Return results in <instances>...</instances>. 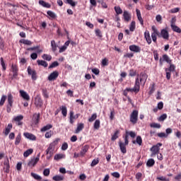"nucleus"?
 Segmentation results:
<instances>
[{
  "instance_id": "obj_22",
  "label": "nucleus",
  "mask_w": 181,
  "mask_h": 181,
  "mask_svg": "<svg viewBox=\"0 0 181 181\" xmlns=\"http://www.w3.org/2000/svg\"><path fill=\"white\" fill-rule=\"evenodd\" d=\"M136 12L138 21H139L141 26H144V19L142 18V16L141 15V11L136 9Z\"/></svg>"
},
{
  "instance_id": "obj_14",
  "label": "nucleus",
  "mask_w": 181,
  "mask_h": 181,
  "mask_svg": "<svg viewBox=\"0 0 181 181\" xmlns=\"http://www.w3.org/2000/svg\"><path fill=\"white\" fill-rule=\"evenodd\" d=\"M160 36L162 38L165 39V40H169V32L167 29H163L160 31Z\"/></svg>"
},
{
  "instance_id": "obj_42",
  "label": "nucleus",
  "mask_w": 181,
  "mask_h": 181,
  "mask_svg": "<svg viewBox=\"0 0 181 181\" xmlns=\"http://www.w3.org/2000/svg\"><path fill=\"white\" fill-rule=\"evenodd\" d=\"M114 9H115V11L116 12V15H122V8H121V7H119V6H115Z\"/></svg>"
},
{
  "instance_id": "obj_34",
  "label": "nucleus",
  "mask_w": 181,
  "mask_h": 181,
  "mask_svg": "<svg viewBox=\"0 0 181 181\" xmlns=\"http://www.w3.org/2000/svg\"><path fill=\"white\" fill-rule=\"evenodd\" d=\"M60 110L63 117H67V107L62 105L60 107Z\"/></svg>"
},
{
  "instance_id": "obj_63",
  "label": "nucleus",
  "mask_w": 181,
  "mask_h": 181,
  "mask_svg": "<svg viewBox=\"0 0 181 181\" xmlns=\"http://www.w3.org/2000/svg\"><path fill=\"white\" fill-rule=\"evenodd\" d=\"M150 127H151V128H158V129H159V128H160V124L153 123V124H151L150 125Z\"/></svg>"
},
{
  "instance_id": "obj_12",
  "label": "nucleus",
  "mask_w": 181,
  "mask_h": 181,
  "mask_svg": "<svg viewBox=\"0 0 181 181\" xmlns=\"http://www.w3.org/2000/svg\"><path fill=\"white\" fill-rule=\"evenodd\" d=\"M59 77V71H54L48 76L49 81H54Z\"/></svg>"
},
{
  "instance_id": "obj_2",
  "label": "nucleus",
  "mask_w": 181,
  "mask_h": 181,
  "mask_svg": "<svg viewBox=\"0 0 181 181\" xmlns=\"http://www.w3.org/2000/svg\"><path fill=\"white\" fill-rule=\"evenodd\" d=\"M59 141H60V139H56L54 141L49 144V147L45 151L46 155H49L47 156V159H50V158L53 156L56 145H58Z\"/></svg>"
},
{
  "instance_id": "obj_44",
  "label": "nucleus",
  "mask_w": 181,
  "mask_h": 181,
  "mask_svg": "<svg viewBox=\"0 0 181 181\" xmlns=\"http://www.w3.org/2000/svg\"><path fill=\"white\" fill-rule=\"evenodd\" d=\"M98 163H100V159L98 158L93 159L92 160V163H90V166L91 168H94V166H96V165H98Z\"/></svg>"
},
{
  "instance_id": "obj_10",
  "label": "nucleus",
  "mask_w": 181,
  "mask_h": 181,
  "mask_svg": "<svg viewBox=\"0 0 181 181\" xmlns=\"http://www.w3.org/2000/svg\"><path fill=\"white\" fill-rule=\"evenodd\" d=\"M11 70L13 74V77L12 78H16L18 77V73L19 71V68L18 67V66L16 64H12L11 65Z\"/></svg>"
},
{
  "instance_id": "obj_60",
  "label": "nucleus",
  "mask_w": 181,
  "mask_h": 181,
  "mask_svg": "<svg viewBox=\"0 0 181 181\" xmlns=\"http://www.w3.org/2000/svg\"><path fill=\"white\" fill-rule=\"evenodd\" d=\"M166 118H168V115L166 114H163L158 119V121L162 122V121H165V119H166Z\"/></svg>"
},
{
  "instance_id": "obj_45",
  "label": "nucleus",
  "mask_w": 181,
  "mask_h": 181,
  "mask_svg": "<svg viewBox=\"0 0 181 181\" xmlns=\"http://www.w3.org/2000/svg\"><path fill=\"white\" fill-rule=\"evenodd\" d=\"M47 15L49 16L50 18H52V19H56V18H57V16H56V13H54L53 11H48L47 12Z\"/></svg>"
},
{
  "instance_id": "obj_24",
  "label": "nucleus",
  "mask_w": 181,
  "mask_h": 181,
  "mask_svg": "<svg viewBox=\"0 0 181 181\" xmlns=\"http://www.w3.org/2000/svg\"><path fill=\"white\" fill-rule=\"evenodd\" d=\"M128 136H131V138H135L136 136V134L134 132H128L126 131V135L124 136V139H128Z\"/></svg>"
},
{
  "instance_id": "obj_57",
  "label": "nucleus",
  "mask_w": 181,
  "mask_h": 181,
  "mask_svg": "<svg viewBox=\"0 0 181 181\" xmlns=\"http://www.w3.org/2000/svg\"><path fill=\"white\" fill-rule=\"evenodd\" d=\"M57 66H59V62L57 61H55L49 66L48 69H54V67H57Z\"/></svg>"
},
{
  "instance_id": "obj_4",
  "label": "nucleus",
  "mask_w": 181,
  "mask_h": 181,
  "mask_svg": "<svg viewBox=\"0 0 181 181\" xmlns=\"http://www.w3.org/2000/svg\"><path fill=\"white\" fill-rule=\"evenodd\" d=\"M7 100L8 105L6 106V111L7 112H11L12 110V105H13V95H12L11 93H8Z\"/></svg>"
},
{
  "instance_id": "obj_8",
  "label": "nucleus",
  "mask_w": 181,
  "mask_h": 181,
  "mask_svg": "<svg viewBox=\"0 0 181 181\" xmlns=\"http://www.w3.org/2000/svg\"><path fill=\"white\" fill-rule=\"evenodd\" d=\"M27 71L28 73V75L31 76L32 80H37V73H36V71L35 69H32V67L28 66Z\"/></svg>"
},
{
  "instance_id": "obj_56",
  "label": "nucleus",
  "mask_w": 181,
  "mask_h": 181,
  "mask_svg": "<svg viewBox=\"0 0 181 181\" xmlns=\"http://www.w3.org/2000/svg\"><path fill=\"white\" fill-rule=\"evenodd\" d=\"M42 95L45 98H49V93H47V89L43 88L42 90Z\"/></svg>"
},
{
  "instance_id": "obj_33",
  "label": "nucleus",
  "mask_w": 181,
  "mask_h": 181,
  "mask_svg": "<svg viewBox=\"0 0 181 181\" xmlns=\"http://www.w3.org/2000/svg\"><path fill=\"white\" fill-rule=\"evenodd\" d=\"M171 26V29L172 30H173V32H176V33H181V29L180 28H179L178 26H177L176 25H170Z\"/></svg>"
},
{
  "instance_id": "obj_7",
  "label": "nucleus",
  "mask_w": 181,
  "mask_h": 181,
  "mask_svg": "<svg viewBox=\"0 0 181 181\" xmlns=\"http://www.w3.org/2000/svg\"><path fill=\"white\" fill-rule=\"evenodd\" d=\"M40 158V156L37 155L36 158H31L28 163V166H29V168H35L37 164V162H39Z\"/></svg>"
},
{
  "instance_id": "obj_18",
  "label": "nucleus",
  "mask_w": 181,
  "mask_h": 181,
  "mask_svg": "<svg viewBox=\"0 0 181 181\" xmlns=\"http://www.w3.org/2000/svg\"><path fill=\"white\" fill-rule=\"evenodd\" d=\"M40 119V113H35L33 116V122H34L35 125H37V124H39Z\"/></svg>"
},
{
  "instance_id": "obj_61",
  "label": "nucleus",
  "mask_w": 181,
  "mask_h": 181,
  "mask_svg": "<svg viewBox=\"0 0 181 181\" xmlns=\"http://www.w3.org/2000/svg\"><path fill=\"white\" fill-rule=\"evenodd\" d=\"M165 71L166 73V78H167V80H169L170 78V76H171V74H170L171 72L168 69H165Z\"/></svg>"
},
{
  "instance_id": "obj_32",
  "label": "nucleus",
  "mask_w": 181,
  "mask_h": 181,
  "mask_svg": "<svg viewBox=\"0 0 181 181\" xmlns=\"http://www.w3.org/2000/svg\"><path fill=\"white\" fill-rule=\"evenodd\" d=\"M39 4L40 5H41L42 6H43L44 8H51L52 7V5H50V4L49 3H46L45 1L43 0H40L39 1Z\"/></svg>"
},
{
  "instance_id": "obj_25",
  "label": "nucleus",
  "mask_w": 181,
  "mask_h": 181,
  "mask_svg": "<svg viewBox=\"0 0 181 181\" xmlns=\"http://www.w3.org/2000/svg\"><path fill=\"white\" fill-rule=\"evenodd\" d=\"M132 144H137L139 146H142V137L141 136H137L136 139L132 141Z\"/></svg>"
},
{
  "instance_id": "obj_20",
  "label": "nucleus",
  "mask_w": 181,
  "mask_h": 181,
  "mask_svg": "<svg viewBox=\"0 0 181 181\" xmlns=\"http://www.w3.org/2000/svg\"><path fill=\"white\" fill-rule=\"evenodd\" d=\"M119 146L122 153H127V144H124L122 141H119Z\"/></svg>"
},
{
  "instance_id": "obj_38",
  "label": "nucleus",
  "mask_w": 181,
  "mask_h": 181,
  "mask_svg": "<svg viewBox=\"0 0 181 181\" xmlns=\"http://www.w3.org/2000/svg\"><path fill=\"white\" fill-rule=\"evenodd\" d=\"M43 60H47V62H50L52 60V55L47 54H43L42 55Z\"/></svg>"
},
{
  "instance_id": "obj_15",
  "label": "nucleus",
  "mask_w": 181,
  "mask_h": 181,
  "mask_svg": "<svg viewBox=\"0 0 181 181\" xmlns=\"http://www.w3.org/2000/svg\"><path fill=\"white\" fill-rule=\"evenodd\" d=\"M131 52H134V53H141V47L136 45H130L129 47Z\"/></svg>"
},
{
  "instance_id": "obj_11",
  "label": "nucleus",
  "mask_w": 181,
  "mask_h": 181,
  "mask_svg": "<svg viewBox=\"0 0 181 181\" xmlns=\"http://www.w3.org/2000/svg\"><path fill=\"white\" fill-rule=\"evenodd\" d=\"M163 62H166V63H168V64H172V59H170V58H169V56H168V54L163 55V60H162V58L160 59V66H162V64H163Z\"/></svg>"
},
{
  "instance_id": "obj_54",
  "label": "nucleus",
  "mask_w": 181,
  "mask_h": 181,
  "mask_svg": "<svg viewBox=\"0 0 181 181\" xmlns=\"http://www.w3.org/2000/svg\"><path fill=\"white\" fill-rule=\"evenodd\" d=\"M156 135H157L158 138H168V134L165 132L157 133Z\"/></svg>"
},
{
  "instance_id": "obj_29",
  "label": "nucleus",
  "mask_w": 181,
  "mask_h": 181,
  "mask_svg": "<svg viewBox=\"0 0 181 181\" xmlns=\"http://www.w3.org/2000/svg\"><path fill=\"white\" fill-rule=\"evenodd\" d=\"M19 43H23V45H26L27 46H32L33 42L29 40L21 39L19 40Z\"/></svg>"
},
{
  "instance_id": "obj_6",
  "label": "nucleus",
  "mask_w": 181,
  "mask_h": 181,
  "mask_svg": "<svg viewBox=\"0 0 181 181\" xmlns=\"http://www.w3.org/2000/svg\"><path fill=\"white\" fill-rule=\"evenodd\" d=\"M151 29L153 30V33H151L153 42H154V43H156L157 36L160 37V35H159V31H158V29H156V27L155 25H153L151 27Z\"/></svg>"
},
{
  "instance_id": "obj_36",
  "label": "nucleus",
  "mask_w": 181,
  "mask_h": 181,
  "mask_svg": "<svg viewBox=\"0 0 181 181\" xmlns=\"http://www.w3.org/2000/svg\"><path fill=\"white\" fill-rule=\"evenodd\" d=\"M119 132V130H116L114 134L112 136L111 141H115L116 139H118Z\"/></svg>"
},
{
  "instance_id": "obj_59",
  "label": "nucleus",
  "mask_w": 181,
  "mask_h": 181,
  "mask_svg": "<svg viewBox=\"0 0 181 181\" xmlns=\"http://www.w3.org/2000/svg\"><path fill=\"white\" fill-rule=\"evenodd\" d=\"M66 4H69L71 6H76V4L73 0H66Z\"/></svg>"
},
{
  "instance_id": "obj_41",
  "label": "nucleus",
  "mask_w": 181,
  "mask_h": 181,
  "mask_svg": "<svg viewBox=\"0 0 181 181\" xmlns=\"http://www.w3.org/2000/svg\"><path fill=\"white\" fill-rule=\"evenodd\" d=\"M51 128H53V126L52 124H47L41 129V132H45V131H49V129H51Z\"/></svg>"
},
{
  "instance_id": "obj_51",
  "label": "nucleus",
  "mask_w": 181,
  "mask_h": 181,
  "mask_svg": "<svg viewBox=\"0 0 181 181\" xmlns=\"http://www.w3.org/2000/svg\"><path fill=\"white\" fill-rule=\"evenodd\" d=\"M0 62H1V67L3 69V71H5V70H6V65L5 64V62L4 61L3 57H1Z\"/></svg>"
},
{
  "instance_id": "obj_64",
  "label": "nucleus",
  "mask_w": 181,
  "mask_h": 181,
  "mask_svg": "<svg viewBox=\"0 0 181 181\" xmlns=\"http://www.w3.org/2000/svg\"><path fill=\"white\" fill-rule=\"evenodd\" d=\"M102 66H108V59L107 58H105L102 60Z\"/></svg>"
},
{
  "instance_id": "obj_30",
  "label": "nucleus",
  "mask_w": 181,
  "mask_h": 181,
  "mask_svg": "<svg viewBox=\"0 0 181 181\" xmlns=\"http://www.w3.org/2000/svg\"><path fill=\"white\" fill-rule=\"evenodd\" d=\"M35 107H39L43 105V102L42 101V99L40 98H35Z\"/></svg>"
},
{
  "instance_id": "obj_26",
  "label": "nucleus",
  "mask_w": 181,
  "mask_h": 181,
  "mask_svg": "<svg viewBox=\"0 0 181 181\" xmlns=\"http://www.w3.org/2000/svg\"><path fill=\"white\" fill-rule=\"evenodd\" d=\"M21 141H22V134L18 133L16 137L14 144L16 146H18L19 145V144H21Z\"/></svg>"
},
{
  "instance_id": "obj_27",
  "label": "nucleus",
  "mask_w": 181,
  "mask_h": 181,
  "mask_svg": "<svg viewBox=\"0 0 181 181\" xmlns=\"http://www.w3.org/2000/svg\"><path fill=\"white\" fill-rule=\"evenodd\" d=\"M84 129V124L83 123L78 124L77 128L76 129L75 134H79Z\"/></svg>"
},
{
  "instance_id": "obj_50",
  "label": "nucleus",
  "mask_w": 181,
  "mask_h": 181,
  "mask_svg": "<svg viewBox=\"0 0 181 181\" xmlns=\"http://www.w3.org/2000/svg\"><path fill=\"white\" fill-rule=\"evenodd\" d=\"M135 28H136V23L135 21H132L129 26L130 32H134V30H135Z\"/></svg>"
},
{
  "instance_id": "obj_35",
  "label": "nucleus",
  "mask_w": 181,
  "mask_h": 181,
  "mask_svg": "<svg viewBox=\"0 0 181 181\" xmlns=\"http://www.w3.org/2000/svg\"><path fill=\"white\" fill-rule=\"evenodd\" d=\"M52 180H54V181H63L64 180V176L63 175H54L53 177H52Z\"/></svg>"
},
{
  "instance_id": "obj_19",
  "label": "nucleus",
  "mask_w": 181,
  "mask_h": 181,
  "mask_svg": "<svg viewBox=\"0 0 181 181\" xmlns=\"http://www.w3.org/2000/svg\"><path fill=\"white\" fill-rule=\"evenodd\" d=\"M144 37L148 45H151V43H152V38H151V34L149 33L148 30H146L144 33Z\"/></svg>"
},
{
  "instance_id": "obj_31",
  "label": "nucleus",
  "mask_w": 181,
  "mask_h": 181,
  "mask_svg": "<svg viewBox=\"0 0 181 181\" xmlns=\"http://www.w3.org/2000/svg\"><path fill=\"white\" fill-rule=\"evenodd\" d=\"M37 63L38 66H42V67H47L49 66V64H47V62L45 60L38 59L37 60Z\"/></svg>"
},
{
  "instance_id": "obj_40",
  "label": "nucleus",
  "mask_w": 181,
  "mask_h": 181,
  "mask_svg": "<svg viewBox=\"0 0 181 181\" xmlns=\"http://www.w3.org/2000/svg\"><path fill=\"white\" fill-rule=\"evenodd\" d=\"M32 153H33V150L32 148H29L24 152L23 156L25 158H28V156H29V155H32Z\"/></svg>"
},
{
  "instance_id": "obj_62",
  "label": "nucleus",
  "mask_w": 181,
  "mask_h": 181,
  "mask_svg": "<svg viewBox=\"0 0 181 181\" xmlns=\"http://www.w3.org/2000/svg\"><path fill=\"white\" fill-rule=\"evenodd\" d=\"M43 175L44 176H49V175H50V169L49 168L45 169L43 171Z\"/></svg>"
},
{
  "instance_id": "obj_48",
  "label": "nucleus",
  "mask_w": 181,
  "mask_h": 181,
  "mask_svg": "<svg viewBox=\"0 0 181 181\" xmlns=\"http://www.w3.org/2000/svg\"><path fill=\"white\" fill-rule=\"evenodd\" d=\"M63 158H64V155L63 154H56L54 156V160H60V159H63Z\"/></svg>"
},
{
  "instance_id": "obj_53",
  "label": "nucleus",
  "mask_w": 181,
  "mask_h": 181,
  "mask_svg": "<svg viewBox=\"0 0 181 181\" xmlns=\"http://www.w3.org/2000/svg\"><path fill=\"white\" fill-rule=\"evenodd\" d=\"M129 76L130 77H135V76H136V71H135L134 69H130L129 71Z\"/></svg>"
},
{
  "instance_id": "obj_55",
  "label": "nucleus",
  "mask_w": 181,
  "mask_h": 181,
  "mask_svg": "<svg viewBox=\"0 0 181 181\" xmlns=\"http://www.w3.org/2000/svg\"><path fill=\"white\" fill-rule=\"evenodd\" d=\"M165 69H167L168 70V71L172 73V72L175 71L176 66H175V64H170V67L165 68Z\"/></svg>"
},
{
  "instance_id": "obj_49",
  "label": "nucleus",
  "mask_w": 181,
  "mask_h": 181,
  "mask_svg": "<svg viewBox=\"0 0 181 181\" xmlns=\"http://www.w3.org/2000/svg\"><path fill=\"white\" fill-rule=\"evenodd\" d=\"M95 33L98 37H103V33L101 32L100 29H96L95 30Z\"/></svg>"
},
{
  "instance_id": "obj_21",
  "label": "nucleus",
  "mask_w": 181,
  "mask_h": 181,
  "mask_svg": "<svg viewBox=\"0 0 181 181\" xmlns=\"http://www.w3.org/2000/svg\"><path fill=\"white\" fill-rule=\"evenodd\" d=\"M88 149H90V146L88 145L83 146L80 151L81 156H84V155H86L88 151Z\"/></svg>"
},
{
  "instance_id": "obj_5",
  "label": "nucleus",
  "mask_w": 181,
  "mask_h": 181,
  "mask_svg": "<svg viewBox=\"0 0 181 181\" xmlns=\"http://www.w3.org/2000/svg\"><path fill=\"white\" fill-rule=\"evenodd\" d=\"M138 110H134L130 115V122H132V124L134 125L138 122Z\"/></svg>"
},
{
  "instance_id": "obj_3",
  "label": "nucleus",
  "mask_w": 181,
  "mask_h": 181,
  "mask_svg": "<svg viewBox=\"0 0 181 181\" xmlns=\"http://www.w3.org/2000/svg\"><path fill=\"white\" fill-rule=\"evenodd\" d=\"M160 146H162V143H158L157 144L153 146L150 151H151V157L153 158V156H156L159 151H160Z\"/></svg>"
},
{
  "instance_id": "obj_52",
  "label": "nucleus",
  "mask_w": 181,
  "mask_h": 181,
  "mask_svg": "<svg viewBox=\"0 0 181 181\" xmlns=\"http://www.w3.org/2000/svg\"><path fill=\"white\" fill-rule=\"evenodd\" d=\"M5 101H6V95H3L1 96V100H0V105L2 107L5 104Z\"/></svg>"
},
{
  "instance_id": "obj_28",
  "label": "nucleus",
  "mask_w": 181,
  "mask_h": 181,
  "mask_svg": "<svg viewBox=\"0 0 181 181\" xmlns=\"http://www.w3.org/2000/svg\"><path fill=\"white\" fill-rule=\"evenodd\" d=\"M51 47H52V52H56L57 50V48L59 47V45H57V44L56 43V41H54V40H52L51 41Z\"/></svg>"
},
{
  "instance_id": "obj_46",
  "label": "nucleus",
  "mask_w": 181,
  "mask_h": 181,
  "mask_svg": "<svg viewBox=\"0 0 181 181\" xmlns=\"http://www.w3.org/2000/svg\"><path fill=\"white\" fill-rule=\"evenodd\" d=\"M95 119H97V113H93L90 118L88 119V122H93L94 121H95Z\"/></svg>"
},
{
  "instance_id": "obj_1",
  "label": "nucleus",
  "mask_w": 181,
  "mask_h": 181,
  "mask_svg": "<svg viewBox=\"0 0 181 181\" xmlns=\"http://www.w3.org/2000/svg\"><path fill=\"white\" fill-rule=\"evenodd\" d=\"M147 80L148 74H146L145 72H141L139 76L135 80L134 88H126V89L129 93H135L136 94H138V92L141 90V84L145 86Z\"/></svg>"
},
{
  "instance_id": "obj_16",
  "label": "nucleus",
  "mask_w": 181,
  "mask_h": 181,
  "mask_svg": "<svg viewBox=\"0 0 181 181\" xmlns=\"http://www.w3.org/2000/svg\"><path fill=\"white\" fill-rule=\"evenodd\" d=\"M23 136L25 138H27V139H30V141H36V136L32 133L25 132L23 133Z\"/></svg>"
},
{
  "instance_id": "obj_43",
  "label": "nucleus",
  "mask_w": 181,
  "mask_h": 181,
  "mask_svg": "<svg viewBox=\"0 0 181 181\" xmlns=\"http://www.w3.org/2000/svg\"><path fill=\"white\" fill-rule=\"evenodd\" d=\"M100 119H96L94 122L93 128L94 129H100Z\"/></svg>"
},
{
  "instance_id": "obj_9",
  "label": "nucleus",
  "mask_w": 181,
  "mask_h": 181,
  "mask_svg": "<svg viewBox=\"0 0 181 181\" xmlns=\"http://www.w3.org/2000/svg\"><path fill=\"white\" fill-rule=\"evenodd\" d=\"M13 121L16 122V125L18 127H21L23 125V115H20L18 116H16L13 118Z\"/></svg>"
},
{
  "instance_id": "obj_13",
  "label": "nucleus",
  "mask_w": 181,
  "mask_h": 181,
  "mask_svg": "<svg viewBox=\"0 0 181 181\" xmlns=\"http://www.w3.org/2000/svg\"><path fill=\"white\" fill-rule=\"evenodd\" d=\"M19 93L21 97H22V98H23V100H25V101H29L30 100V96H29V94H28V93H26V91L23 90H19Z\"/></svg>"
},
{
  "instance_id": "obj_37",
  "label": "nucleus",
  "mask_w": 181,
  "mask_h": 181,
  "mask_svg": "<svg viewBox=\"0 0 181 181\" xmlns=\"http://www.w3.org/2000/svg\"><path fill=\"white\" fill-rule=\"evenodd\" d=\"M153 165H155V160H153V158L148 159L146 163V166H148V168H152Z\"/></svg>"
},
{
  "instance_id": "obj_47",
  "label": "nucleus",
  "mask_w": 181,
  "mask_h": 181,
  "mask_svg": "<svg viewBox=\"0 0 181 181\" xmlns=\"http://www.w3.org/2000/svg\"><path fill=\"white\" fill-rule=\"evenodd\" d=\"M31 176L32 177H34L35 179V180H42V177H40V175L34 173H31Z\"/></svg>"
},
{
  "instance_id": "obj_17",
  "label": "nucleus",
  "mask_w": 181,
  "mask_h": 181,
  "mask_svg": "<svg viewBox=\"0 0 181 181\" xmlns=\"http://www.w3.org/2000/svg\"><path fill=\"white\" fill-rule=\"evenodd\" d=\"M123 18L124 22H129L132 19L131 13L127 11H124L123 12Z\"/></svg>"
},
{
  "instance_id": "obj_58",
  "label": "nucleus",
  "mask_w": 181,
  "mask_h": 181,
  "mask_svg": "<svg viewBox=\"0 0 181 181\" xmlns=\"http://www.w3.org/2000/svg\"><path fill=\"white\" fill-rule=\"evenodd\" d=\"M53 136V131L50 130L45 133V138H52Z\"/></svg>"
},
{
  "instance_id": "obj_23",
  "label": "nucleus",
  "mask_w": 181,
  "mask_h": 181,
  "mask_svg": "<svg viewBox=\"0 0 181 181\" xmlns=\"http://www.w3.org/2000/svg\"><path fill=\"white\" fill-rule=\"evenodd\" d=\"M11 129H12V124L10 123L6 127L5 131L3 132V134H4L6 136H8V135H9V133L11 132Z\"/></svg>"
},
{
  "instance_id": "obj_39",
  "label": "nucleus",
  "mask_w": 181,
  "mask_h": 181,
  "mask_svg": "<svg viewBox=\"0 0 181 181\" xmlns=\"http://www.w3.org/2000/svg\"><path fill=\"white\" fill-rule=\"evenodd\" d=\"M69 117L74 119H77L80 117V113H78L74 115V112L71 111L69 112Z\"/></svg>"
}]
</instances>
